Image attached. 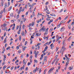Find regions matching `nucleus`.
Wrapping results in <instances>:
<instances>
[{
  "label": "nucleus",
  "instance_id": "1",
  "mask_svg": "<svg viewBox=\"0 0 74 74\" xmlns=\"http://www.w3.org/2000/svg\"><path fill=\"white\" fill-rule=\"evenodd\" d=\"M21 28H19V30H18V32H17V33H18V34H20L21 33Z\"/></svg>",
  "mask_w": 74,
  "mask_h": 74
},
{
  "label": "nucleus",
  "instance_id": "2",
  "mask_svg": "<svg viewBox=\"0 0 74 74\" xmlns=\"http://www.w3.org/2000/svg\"><path fill=\"white\" fill-rule=\"evenodd\" d=\"M64 30V27H62L61 28L60 32H63V31Z\"/></svg>",
  "mask_w": 74,
  "mask_h": 74
},
{
  "label": "nucleus",
  "instance_id": "3",
  "mask_svg": "<svg viewBox=\"0 0 74 74\" xmlns=\"http://www.w3.org/2000/svg\"><path fill=\"white\" fill-rule=\"evenodd\" d=\"M39 53L38 51H37L36 53H35V57L36 58L37 56V55H38V54Z\"/></svg>",
  "mask_w": 74,
  "mask_h": 74
},
{
  "label": "nucleus",
  "instance_id": "4",
  "mask_svg": "<svg viewBox=\"0 0 74 74\" xmlns=\"http://www.w3.org/2000/svg\"><path fill=\"white\" fill-rule=\"evenodd\" d=\"M12 6H11L10 8H9L8 9V11H10L11 9H12Z\"/></svg>",
  "mask_w": 74,
  "mask_h": 74
},
{
  "label": "nucleus",
  "instance_id": "5",
  "mask_svg": "<svg viewBox=\"0 0 74 74\" xmlns=\"http://www.w3.org/2000/svg\"><path fill=\"white\" fill-rule=\"evenodd\" d=\"M65 22H64V21H62L61 22H60V25H62V23H65Z\"/></svg>",
  "mask_w": 74,
  "mask_h": 74
},
{
  "label": "nucleus",
  "instance_id": "6",
  "mask_svg": "<svg viewBox=\"0 0 74 74\" xmlns=\"http://www.w3.org/2000/svg\"><path fill=\"white\" fill-rule=\"evenodd\" d=\"M25 60H24L23 61V64H25H25H26L27 62L26 61V63H25Z\"/></svg>",
  "mask_w": 74,
  "mask_h": 74
},
{
  "label": "nucleus",
  "instance_id": "7",
  "mask_svg": "<svg viewBox=\"0 0 74 74\" xmlns=\"http://www.w3.org/2000/svg\"><path fill=\"white\" fill-rule=\"evenodd\" d=\"M66 60H67V61H68V62L70 61V58H69L68 57H67L66 58Z\"/></svg>",
  "mask_w": 74,
  "mask_h": 74
},
{
  "label": "nucleus",
  "instance_id": "8",
  "mask_svg": "<svg viewBox=\"0 0 74 74\" xmlns=\"http://www.w3.org/2000/svg\"><path fill=\"white\" fill-rule=\"evenodd\" d=\"M6 57H7V56H4V58L3 59V61H5V59H6Z\"/></svg>",
  "mask_w": 74,
  "mask_h": 74
},
{
  "label": "nucleus",
  "instance_id": "9",
  "mask_svg": "<svg viewBox=\"0 0 74 74\" xmlns=\"http://www.w3.org/2000/svg\"><path fill=\"white\" fill-rule=\"evenodd\" d=\"M56 59H54V60L52 62V63H51L52 64H53L55 62V61H56Z\"/></svg>",
  "mask_w": 74,
  "mask_h": 74
},
{
  "label": "nucleus",
  "instance_id": "10",
  "mask_svg": "<svg viewBox=\"0 0 74 74\" xmlns=\"http://www.w3.org/2000/svg\"><path fill=\"white\" fill-rule=\"evenodd\" d=\"M1 6L3 7V5H4V2L3 1H2L1 2Z\"/></svg>",
  "mask_w": 74,
  "mask_h": 74
},
{
  "label": "nucleus",
  "instance_id": "11",
  "mask_svg": "<svg viewBox=\"0 0 74 74\" xmlns=\"http://www.w3.org/2000/svg\"><path fill=\"white\" fill-rule=\"evenodd\" d=\"M73 67H72V68L71 67H69V69L70 70H73Z\"/></svg>",
  "mask_w": 74,
  "mask_h": 74
},
{
  "label": "nucleus",
  "instance_id": "12",
  "mask_svg": "<svg viewBox=\"0 0 74 74\" xmlns=\"http://www.w3.org/2000/svg\"><path fill=\"white\" fill-rule=\"evenodd\" d=\"M48 49V46H46L45 48V51H47V50Z\"/></svg>",
  "mask_w": 74,
  "mask_h": 74
},
{
  "label": "nucleus",
  "instance_id": "13",
  "mask_svg": "<svg viewBox=\"0 0 74 74\" xmlns=\"http://www.w3.org/2000/svg\"><path fill=\"white\" fill-rule=\"evenodd\" d=\"M7 41V39L6 38H5L4 40V43H5Z\"/></svg>",
  "mask_w": 74,
  "mask_h": 74
},
{
  "label": "nucleus",
  "instance_id": "14",
  "mask_svg": "<svg viewBox=\"0 0 74 74\" xmlns=\"http://www.w3.org/2000/svg\"><path fill=\"white\" fill-rule=\"evenodd\" d=\"M22 7H21L20 8L19 11H21V12L22 11Z\"/></svg>",
  "mask_w": 74,
  "mask_h": 74
},
{
  "label": "nucleus",
  "instance_id": "15",
  "mask_svg": "<svg viewBox=\"0 0 74 74\" xmlns=\"http://www.w3.org/2000/svg\"><path fill=\"white\" fill-rule=\"evenodd\" d=\"M18 53H21V50L20 49H19L18 51Z\"/></svg>",
  "mask_w": 74,
  "mask_h": 74
},
{
  "label": "nucleus",
  "instance_id": "16",
  "mask_svg": "<svg viewBox=\"0 0 74 74\" xmlns=\"http://www.w3.org/2000/svg\"><path fill=\"white\" fill-rule=\"evenodd\" d=\"M49 42H47L44 45L45 46H47V45H48V44Z\"/></svg>",
  "mask_w": 74,
  "mask_h": 74
},
{
  "label": "nucleus",
  "instance_id": "17",
  "mask_svg": "<svg viewBox=\"0 0 74 74\" xmlns=\"http://www.w3.org/2000/svg\"><path fill=\"white\" fill-rule=\"evenodd\" d=\"M21 35L22 36H25V35H24V32H22V33H21Z\"/></svg>",
  "mask_w": 74,
  "mask_h": 74
},
{
  "label": "nucleus",
  "instance_id": "18",
  "mask_svg": "<svg viewBox=\"0 0 74 74\" xmlns=\"http://www.w3.org/2000/svg\"><path fill=\"white\" fill-rule=\"evenodd\" d=\"M6 67V66H4L3 68V69L4 70H5V67Z\"/></svg>",
  "mask_w": 74,
  "mask_h": 74
},
{
  "label": "nucleus",
  "instance_id": "19",
  "mask_svg": "<svg viewBox=\"0 0 74 74\" xmlns=\"http://www.w3.org/2000/svg\"><path fill=\"white\" fill-rule=\"evenodd\" d=\"M27 4H26L25 5V8L27 9Z\"/></svg>",
  "mask_w": 74,
  "mask_h": 74
},
{
  "label": "nucleus",
  "instance_id": "20",
  "mask_svg": "<svg viewBox=\"0 0 74 74\" xmlns=\"http://www.w3.org/2000/svg\"><path fill=\"white\" fill-rule=\"evenodd\" d=\"M7 26V24L5 23H4L3 25V27H5Z\"/></svg>",
  "mask_w": 74,
  "mask_h": 74
},
{
  "label": "nucleus",
  "instance_id": "21",
  "mask_svg": "<svg viewBox=\"0 0 74 74\" xmlns=\"http://www.w3.org/2000/svg\"><path fill=\"white\" fill-rule=\"evenodd\" d=\"M50 20H51V19L50 18H46V20L47 21H50Z\"/></svg>",
  "mask_w": 74,
  "mask_h": 74
},
{
  "label": "nucleus",
  "instance_id": "22",
  "mask_svg": "<svg viewBox=\"0 0 74 74\" xmlns=\"http://www.w3.org/2000/svg\"><path fill=\"white\" fill-rule=\"evenodd\" d=\"M52 30H53L51 28L50 29V31H49L50 32V33H51V32H52Z\"/></svg>",
  "mask_w": 74,
  "mask_h": 74
},
{
  "label": "nucleus",
  "instance_id": "23",
  "mask_svg": "<svg viewBox=\"0 0 74 74\" xmlns=\"http://www.w3.org/2000/svg\"><path fill=\"white\" fill-rule=\"evenodd\" d=\"M14 66H12V67H11V70H13V69H14Z\"/></svg>",
  "mask_w": 74,
  "mask_h": 74
},
{
  "label": "nucleus",
  "instance_id": "24",
  "mask_svg": "<svg viewBox=\"0 0 74 74\" xmlns=\"http://www.w3.org/2000/svg\"><path fill=\"white\" fill-rule=\"evenodd\" d=\"M64 43H65V40H64L62 42L63 45H64Z\"/></svg>",
  "mask_w": 74,
  "mask_h": 74
},
{
  "label": "nucleus",
  "instance_id": "25",
  "mask_svg": "<svg viewBox=\"0 0 74 74\" xmlns=\"http://www.w3.org/2000/svg\"><path fill=\"white\" fill-rule=\"evenodd\" d=\"M60 25H60V24H59L57 26V27L58 28H59V27H60Z\"/></svg>",
  "mask_w": 74,
  "mask_h": 74
},
{
  "label": "nucleus",
  "instance_id": "26",
  "mask_svg": "<svg viewBox=\"0 0 74 74\" xmlns=\"http://www.w3.org/2000/svg\"><path fill=\"white\" fill-rule=\"evenodd\" d=\"M72 38V36H70L68 40H70Z\"/></svg>",
  "mask_w": 74,
  "mask_h": 74
},
{
  "label": "nucleus",
  "instance_id": "27",
  "mask_svg": "<svg viewBox=\"0 0 74 74\" xmlns=\"http://www.w3.org/2000/svg\"><path fill=\"white\" fill-rule=\"evenodd\" d=\"M53 69H54V67L53 68H52L51 69V71H53Z\"/></svg>",
  "mask_w": 74,
  "mask_h": 74
},
{
  "label": "nucleus",
  "instance_id": "28",
  "mask_svg": "<svg viewBox=\"0 0 74 74\" xmlns=\"http://www.w3.org/2000/svg\"><path fill=\"white\" fill-rule=\"evenodd\" d=\"M48 34V31H47L46 32H45V33L44 34V35H45V34Z\"/></svg>",
  "mask_w": 74,
  "mask_h": 74
},
{
  "label": "nucleus",
  "instance_id": "29",
  "mask_svg": "<svg viewBox=\"0 0 74 74\" xmlns=\"http://www.w3.org/2000/svg\"><path fill=\"white\" fill-rule=\"evenodd\" d=\"M71 19H70L69 21L68 22H67V23H69V22H71Z\"/></svg>",
  "mask_w": 74,
  "mask_h": 74
},
{
  "label": "nucleus",
  "instance_id": "30",
  "mask_svg": "<svg viewBox=\"0 0 74 74\" xmlns=\"http://www.w3.org/2000/svg\"><path fill=\"white\" fill-rule=\"evenodd\" d=\"M22 28L23 29H25V25H23Z\"/></svg>",
  "mask_w": 74,
  "mask_h": 74
},
{
  "label": "nucleus",
  "instance_id": "31",
  "mask_svg": "<svg viewBox=\"0 0 74 74\" xmlns=\"http://www.w3.org/2000/svg\"><path fill=\"white\" fill-rule=\"evenodd\" d=\"M27 41H26L25 42V45H26V44H27Z\"/></svg>",
  "mask_w": 74,
  "mask_h": 74
},
{
  "label": "nucleus",
  "instance_id": "32",
  "mask_svg": "<svg viewBox=\"0 0 74 74\" xmlns=\"http://www.w3.org/2000/svg\"><path fill=\"white\" fill-rule=\"evenodd\" d=\"M22 48H23V50L24 51L25 50V47H24V46H22Z\"/></svg>",
  "mask_w": 74,
  "mask_h": 74
},
{
  "label": "nucleus",
  "instance_id": "33",
  "mask_svg": "<svg viewBox=\"0 0 74 74\" xmlns=\"http://www.w3.org/2000/svg\"><path fill=\"white\" fill-rule=\"evenodd\" d=\"M68 17H69L68 16L66 17L64 19V20H66V19H67L68 18Z\"/></svg>",
  "mask_w": 74,
  "mask_h": 74
},
{
  "label": "nucleus",
  "instance_id": "34",
  "mask_svg": "<svg viewBox=\"0 0 74 74\" xmlns=\"http://www.w3.org/2000/svg\"><path fill=\"white\" fill-rule=\"evenodd\" d=\"M28 5H29V7H31V5H30V3H28Z\"/></svg>",
  "mask_w": 74,
  "mask_h": 74
},
{
  "label": "nucleus",
  "instance_id": "35",
  "mask_svg": "<svg viewBox=\"0 0 74 74\" xmlns=\"http://www.w3.org/2000/svg\"><path fill=\"white\" fill-rule=\"evenodd\" d=\"M32 23H30L29 24V27H30V26H31L32 25Z\"/></svg>",
  "mask_w": 74,
  "mask_h": 74
},
{
  "label": "nucleus",
  "instance_id": "36",
  "mask_svg": "<svg viewBox=\"0 0 74 74\" xmlns=\"http://www.w3.org/2000/svg\"><path fill=\"white\" fill-rule=\"evenodd\" d=\"M59 59H58L56 61V63H58V61H59Z\"/></svg>",
  "mask_w": 74,
  "mask_h": 74
},
{
  "label": "nucleus",
  "instance_id": "37",
  "mask_svg": "<svg viewBox=\"0 0 74 74\" xmlns=\"http://www.w3.org/2000/svg\"><path fill=\"white\" fill-rule=\"evenodd\" d=\"M51 71H51V69L48 71V74H49L50 73V72H51Z\"/></svg>",
  "mask_w": 74,
  "mask_h": 74
},
{
  "label": "nucleus",
  "instance_id": "38",
  "mask_svg": "<svg viewBox=\"0 0 74 74\" xmlns=\"http://www.w3.org/2000/svg\"><path fill=\"white\" fill-rule=\"evenodd\" d=\"M18 28H19V25H17L16 28V30H18Z\"/></svg>",
  "mask_w": 74,
  "mask_h": 74
},
{
  "label": "nucleus",
  "instance_id": "39",
  "mask_svg": "<svg viewBox=\"0 0 74 74\" xmlns=\"http://www.w3.org/2000/svg\"><path fill=\"white\" fill-rule=\"evenodd\" d=\"M5 6H4L5 8H7V4H5Z\"/></svg>",
  "mask_w": 74,
  "mask_h": 74
},
{
  "label": "nucleus",
  "instance_id": "40",
  "mask_svg": "<svg viewBox=\"0 0 74 74\" xmlns=\"http://www.w3.org/2000/svg\"><path fill=\"white\" fill-rule=\"evenodd\" d=\"M21 40V36H20L19 37V40Z\"/></svg>",
  "mask_w": 74,
  "mask_h": 74
},
{
  "label": "nucleus",
  "instance_id": "41",
  "mask_svg": "<svg viewBox=\"0 0 74 74\" xmlns=\"http://www.w3.org/2000/svg\"><path fill=\"white\" fill-rule=\"evenodd\" d=\"M22 68L23 70H24L25 69V66L23 65Z\"/></svg>",
  "mask_w": 74,
  "mask_h": 74
},
{
  "label": "nucleus",
  "instance_id": "42",
  "mask_svg": "<svg viewBox=\"0 0 74 74\" xmlns=\"http://www.w3.org/2000/svg\"><path fill=\"white\" fill-rule=\"evenodd\" d=\"M21 11H20V10H19L18 12V14H20V13H21Z\"/></svg>",
  "mask_w": 74,
  "mask_h": 74
},
{
  "label": "nucleus",
  "instance_id": "43",
  "mask_svg": "<svg viewBox=\"0 0 74 74\" xmlns=\"http://www.w3.org/2000/svg\"><path fill=\"white\" fill-rule=\"evenodd\" d=\"M34 23L33 22L32 24V26H34Z\"/></svg>",
  "mask_w": 74,
  "mask_h": 74
},
{
  "label": "nucleus",
  "instance_id": "44",
  "mask_svg": "<svg viewBox=\"0 0 74 74\" xmlns=\"http://www.w3.org/2000/svg\"><path fill=\"white\" fill-rule=\"evenodd\" d=\"M6 35V32H5L4 33V36H3L4 37H5V35Z\"/></svg>",
  "mask_w": 74,
  "mask_h": 74
},
{
  "label": "nucleus",
  "instance_id": "45",
  "mask_svg": "<svg viewBox=\"0 0 74 74\" xmlns=\"http://www.w3.org/2000/svg\"><path fill=\"white\" fill-rule=\"evenodd\" d=\"M18 5V3H16L15 5V6H14V7H16V6H17V5Z\"/></svg>",
  "mask_w": 74,
  "mask_h": 74
},
{
  "label": "nucleus",
  "instance_id": "46",
  "mask_svg": "<svg viewBox=\"0 0 74 74\" xmlns=\"http://www.w3.org/2000/svg\"><path fill=\"white\" fill-rule=\"evenodd\" d=\"M32 57H33V56L31 55V56H30V59H32Z\"/></svg>",
  "mask_w": 74,
  "mask_h": 74
},
{
  "label": "nucleus",
  "instance_id": "47",
  "mask_svg": "<svg viewBox=\"0 0 74 74\" xmlns=\"http://www.w3.org/2000/svg\"><path fill=\"white\" fill-rule=\"evenodd\" d=\"M45 8L46 10L47 11L48 10V8L47 7V6H46Z\"/></svg>",
  "mask_w": 74,
  "mask_h": 74
},
{
  "label": "nucleus",
  "instance_id": "48",
  "mask_svg": "<svg viewBox=\"0 0 74 74\" xmlns=\"http://www.w3.org/2000/svg\"><path fill=\"white\" fill-rule=\"evenodd\" d=\"M44 27H45V26H43L42 27V28H41L42 30H43V29H44Z\"/></svg>",
  "mask_w": 74,
  "mask_h": 74
},
{
  "label": "nucleus",
  "instance_id": "49",
  "mask_svg": "<svg viewBox=\"0 0 74 74\" xmlns=\"http://www.w3.org/2000/svg\"><path fill=\"white\" fill-rule=\"evenodd\" d=\"M34 6V5L33 4H32L31 6V7L32 8H33V7Z\"/></svg>",
  "mask_w": 74,
  "mask_h": 74
},
{
  "label": "nucleus",
  "instance_id": "50",
  "mask_svg": "<svg viewBox=\"0 0 74 74\" xmlns=\"http://www.w3.org/2000/svg\"><path fill=\"white\" fill-rule=\"evenodd\" d=\"M45 58L44 59H45V60H47V57L45 56Z\"/></svg>",
  "mask_w": 74,
  "mask_h": 74
},
{
  "label": "nucleus",
  "instance_id": "51",
  "mask_svg": "<svg viewBox=\"0 0 74 74\" xmlns=\"http://www.w3.org/2000/svg\"><path fill=\"white\" fill-rule=\"evenodd\" d=\"M14 29H15V26H14L13 27H12V29L13 30H14Z\"/></svg>",
  "mask_w": 74,
  "mask_h": 74
},
{
  "label": "nucleus",
  "instance_id": "52",
  "mask_svg": "<svg viewBox=\"0 0 74 74\" xmlns=\"http://www.w3.org/2000/svg\"><path fill=\"white\" fill-rule=\"evenodd\" d=\"M3 51H5V48L4 47H3L2 49Z\"/></svg>",
  "mask_w": 74,
  "mask_h": 74
},
{
  "label": "nucleus",
  "instance_id": "53",
  "mask_svg": "<svg viewBox=\"0 0 74 74\" xmlns=\"http://www.w3.org/2000/svg\"><path fill=\"white\" fill-rule=\"evenodd\" d=\"M68 28L69 29H71V27H70V25L68 26Z\"/></svg>",
  "mask_w": 74,
  "mask_h": 74
},
{
  "label": "nucleus",
  "instance_id": "54",
  "mask_svg": "<svg viewBox=\"0 0 74 74\" xmlns=\"http://www.w3.org/2000/svg\"><path fill=\"white\" fill-rule=\"evenodd\" d=\"M26 21V18H24V20H23V22H25V21Z\"/></svg>",
  "mask_w": 74,
  "mask_h": 74
},
{
  "label": "nucleus",
  "instance_id": "55",
  "mask_svg": "<svg viewBox=\"0 0 74 74\" xmlns=\"http://www.w3.org/2000/svg\"><path fill=\"white\" fill-rule=\"evenodd\" d=\"M36 36L37 37L38 36V34L37 33L36 35Z\"/></svg>",
  "mask_w": 74,
  "mask_h": 74
},
{
  "label": "nucleus",
  "instance_id": "56",
  "mask_svg": "<svg viewBox=\"0 0 74 74\" xmlns=\"http://www.w3.org/2000/svg\"><path fill=\"white\" fill-rule=\"evenodd\" d=\"M74 22H72L71 24V25H74Z\"/></svg>",
  "mask_w": 74,
  "mask_h": 74
},
{
  "label": "nucleus",
  "instance_id": "57",
  "mask_svg": "<svg viewBox=\"0 0 74 74\" xmlns=\"http://www.w3.org/2000/svg\"><path fill=\"white\" fill-rule=\"evenodd\" d=\"M0 14H3V11H1L0 12Z\"/></svg>",
  "mask_w": 74,
  "mask_h": 74
},
{
  "label": "nucleus",
  "instance_id": "58",
  "mask_svg": "<svg viewBox=\"0 0 74 74\" xmlns=\"http://www.w3.org/2000/svg\"><path fill=\"white\" fill-rule=\"evenodd\" d=\"M17 68V67H16V66H15L14 68V70H16V69Z\"/></svg>",
  "mask_w": 74,
  "mask_h": 74
},
{
  "label": "nucleus",
  "instance_id": "59",
  "mask_svg": "<svg viewBox=\"0 0 74 74\" xmlns=\"http://www.w3.org/2000/svg\"><path fill=\"white\" fill-rule=\"evenodd\" d=\"M51 49H52V48H53L54 47V46L53 45V46H51Z\"/></svg>",
  "mask_w": 74,
  "mask_h": 74
},
{
  "label": "nucleus",
  "instance_id": "60",
  "mask_svg": "<svg viewBox=\"0 0 74 74\" xmlns=\"http://www.w3.org/2000/svg\"><path fill=\"white\" fill-rule=\"evenodd\" d=\"M19 48V46H17L16 48V49H18Z\"/></svg>",
  "mask_w": 74,
  "mask_h": 74
},
{
  "label": "nucleus",
  "instance_id": "61",
  "mask_svg": "<svg viewBox=\"0 0 74 74\" xmlns=\"http://www.w3.org/2000/svg\"><path fill=\"white\" fill-rule=\"evenodd\" d=\"M8 5H10V2H8Z\"/></svg>",
  "mask_w": 74,
  "mask_h": 74
},
{
  "label": "nucleus",
  "instance_id": "62",
  "mask_svg": "<svg viewBox=\"0 0 74 74\" xmlns=\"http://www.w3.org/2000/svg\"><path fill=\"white\" fill-rule=\"evenodd\" d=\"M30 62H28L27 64L28 66H29V65H30Z\"/></svg>",
  "mask_w": 74,
  "mask_h": 74
},
{
  "label": "nucleus",
  "instance_id": "63",
  "mask_svg": "<svg viewBox=\"0 0 74 74\" xmlns=\"http://www.w3.org/2000/svg\"><path fill=\"white\" fill-rule=\"evenodd\" d=\"M48 4V2H47L46 3H45V4L46 5H47Z\"/></svg>",
  "mask_w": 74,
  "mask_h": 74
},
{
  "label": "nucleus",
  "instance_id": "64",
  "mask_svg": "<svg viewBox=\"0 0 74 74\" xmlns=\"http://www.w3.org/2000/svg\"><path fill=\"white\" fill-rule=\"evenodd\" d=\"M41 69H40L39 71V73H41Z\"/></svg>",
  "mask_w": 74,
  "mask_h": 74
}]
</instances>
